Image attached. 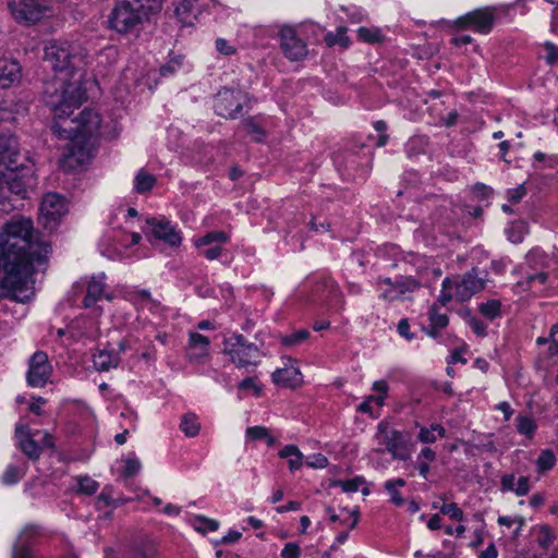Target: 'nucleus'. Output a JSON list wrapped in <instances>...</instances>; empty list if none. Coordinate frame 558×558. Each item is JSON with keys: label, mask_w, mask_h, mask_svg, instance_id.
<instances>
[{"label": "nucleus", "mask_w": 558, "mask_h": 558, "mask_svg": "<svg viewBox=\"0 0 558 558\" xmlns=\"http://www.w3.org/2000/svg\"><path fill=\"white\" fill-rule=\"evenodd\" d=\"M0 254L2 257V287L12 292L21 302L33 295V274L45 268L51 254V245L44 238H34L33 220L14 216L0 231Z\"/></svg>", "instance_id": "obj_1"}, {"label": "nucleus", "mask_w": 558, "mask_h": 558, "mask_svg": "<svg viewBox=\"0 0 558 558\" xmlns=\"http://www.w3.org/2000/svg\"><path fill=\"white\" fill-rule=\"evenodd\" d=\"M84 47L68 41H50L45 47V60L54 71L44 86V101L58 117L82 105L81 69L87 62Z\"/></svg>", "instance_id": "obj_2"}, {"label": "nucleus", "mask_w": 558, "mask_h": 558, "mask_svg": "<svg viewBox=\"0 0 558 558\" xmlns=\"http://www.w3.org/2000/svg\"><path fill=\"white\" fill-rule=\"evenodd\" d=\"M58 117L52 124V131L60 138L69 140L59 160L60 168L66 172L75 171L92 158V148L88 138L96 135L101 125L98 112L85 109L75 119L68 120L73 113Z\"/></svg>", "instance_id": "obj_3"}, {"label": "nucleus", "mask_w": 558, "mask_h": 558, "mask_svg": "<svg viewBox=\"0 0 558 558\" xmlns=\"http://www.w3.org/2000/svg\"><path fill=\"white\" fill-rule=\"evenodd\" d=\"M159 10V0H117L108 24L111 29L126 34Z\"/></svg>", "instance_id": "obj_4"}, {"label": "nucleus", "mask_w": 558, "mask_h": 558, "mask_svg": "<svg viewBox=\"0 0 558 558\" xmlns=\"http://www.w3.org/2000/svg\"><path fill=\"white\" fill-rule=\"evenodd\" d=\"M36 183L34 171L31 166L24 162L17 163V167H11L8 170H0V205L3 210H8L5 203L10 201L11 195L25 198L28 190Z\"/></svg>", "instance_id": "obj_5"}, {"label": "nucleus", "mask_w": 558, "mask_h": 558, "mask_svg": "<svg viewBox=\"0 0 558 558\" xmlns=\"http://www.w3.org/2000/svg\"><path fill=\"white\" fill-rule=\"evenodd\" d=\"M222 352L239 368L256 366L262 357L259 348L255 343L248 342L241 333H233L225 338Z\"/></svg>", "instance_id": "obj_6"}, {"label": "nucleus", "mask_w": 558, "mask_h": 558, "mask_svg": "<svg viewBox=\"0 0 558 558\" xmlns=\"http://www.w3.org/2000/svg\"><path fill=\"white\" fill-rule=\"evenodd\" d=\"M375 440L379 446L376 448L377 452L388 451L395 460L407 461L410 459L408 438L402 432L390 427L389 424L385 422L378 424Z\"/></svg>", "instance_id": "obj_7"}, {"label": "nucleus", "mask_w": 558, "mask_h": 558, "mask_svg": "<svg viewBox=\"0 0 558 558\" xmlns=\"http://www.w3.org/2000/svg\"><path fill=\"white\" fill-rule=\"evenodd\" d=\"M69 210L68 201L64 196L49 192L44 195L40 207L38 221L43 228L48 231H53L61 219Z\"/></svg>", "instance_id": "obj_8"}, {"label": "nucleus", "mask_w": 558, "mask_h": 558, "mask_svg": "<svg viewBox=\"0 0 558 558\" xmlns=\"http://www.w3.org/2000/svg\"><path fill=\"white\" fill-rule=\"evenodd\" d=\"M9 8L13 17L24 24H35L52 13L45 0H11Z\"/></svg>", "instance_id": "obj_9"}, {"label": "nucleus", "mask_w": 558, "mask_h": 558, "mask_svg": "<svg viewBox=\"0 0 558 558\" xmlns=\"http://www.w3.org/2000/svg\"><path fill=\"white\" fill-rule=\"evenodd\" d=\"M52 373V366L49 363L48 355L43 351H37L29 360L27 372V383L32 387H44Z\"/></svg>", "instance_id": "obj_10"}, {"label": "nucleus", "mask_w": 558, "mask_h": 558, "mask_svg": "<svg viewBox=\"0 0 558 558\" xmlns=\"http://www.w3.org/2000/svg\"><path fill=\"white\" fill-rule=\"evenodd\" d=\"M380 298L386 301H396L400 299H408V294L412 293L418 288L416 280L411 278H401L392 281L390 278L380 279Z\"/></svg>", "instance_id": "obj_11"}, {"label": "nucleus", "mask_w": 558, "mask_h": 558, "mask_svg": "<svg viewBox=\"0 0 558 558\" xmlns=\"http://www.w3.org/2000/svg\"><path fill=\"white\" fill-rule=\"evenodd\" d=\"M242 92L223 88L215 98V111L223 118H235L242 110Z\"/></svg>", "instance_id": "obj_12"}, {"label": "nucleus", "mask_w": 558, "mask_h": 558, "mask_svg": "<svg viewBox=\"0 0 558 558\" xmlns=\"http://www.w3.org/2000/svg\"><path fill=\"white\" fill-rule=\"evenodd\" d=\"M22 159L16 136L7 132L0 133V170L17 167Z\"/></svg>", "instance_id": "obj_13"}, {"label": "nucleus", "mask_w": 558, "mask_h": 558, "mask_svg": "<svg viewBox=\"0 0 558 558\" xmlns=\"http://www.w3.org/2000/svg\"><path fill=\"white\" fill-rule=\"evenodd\" d=\"M149 232L156 239L163 241L171 247H178L182 243V238L175 227L166 218H148L146 220Z\"/></svg>", "instance_id": "obj_14"}, {"label": "nucleus", "mask_w": 558, "mask_h": 558, "mask_svg": "<svg viewBox=\"0 0 558 558\" xmlns=\"http://www.w3.org/2000/svg\"><path fill=\"white\" fill-rule=\"evenodd\" d=\"M279 35L281 49L287 58L298 61L306 57V45L296 36L294 28L282 27Z\"/></svg>", "instance_id": "obj_15"}, {"label": "nucleus", "mask_w": 558, "mask_h": 558, "mask_svg": "<svg viewBox=\"0 0 558 558\" xmlns=\"http://www.w3.org/2000/svg\"><path fill=\"white\" fill-rule=\"evenodd\" d=\"M495 16L488 9L474 10L461 16L457 24L463 28H472L482 34H488L494 25Z\"/></svg>", "instance_id": "obj_16"}, {"label": "nucleus", "mask_w": 558, "mask_h": 558, "mask_svg": "<svg viewBox=\"0 0 558 558\" xmlns=\"http://www.w3.org/2000/svg\"><path fill=\"white\" fill-rule=\"evenodd\" d=\"M40 434L41 432L39 430L32 432L25 424H17L15 426L17 446L31 460H37L41 454V446L35 439Z\"/></svg>", "instance_id": "obj_17"}, {"label": "nucleus", "mask_w": 558, "mask_h": 558, "mask_svg": "<svg viewBox=\"0 0 558 558\" xmlns=\"http://www.w3.org/2000/svg\"><path fill=\"white\" fill-rule=\"evenodd\" d=\"M456 290V300L464 302L475 293L485 288V279L480 278L475 269L468 271L460 280L453 281Z\"/></svg>", "instance_id": "obj_18"}, {"label": "nucleus", "mask_w": 558, "mask_h": 558, "mask_svg": "<svg viewBox=\"0 0 558 558\" xmlns=\"http://www.w3.org/2000/svg\"><path fill=\"white\" fill-rule=\"evenodd\" d=\"M210 341L206 336L198 332H190L189 335V353L187 356L193 363H201L204 357L209 354Z\"/></svg>", "instance_id": "obj_19"}, {"label": "nucleus", "mask_w": 558, "mask_h": 558, "mask_svg": "<svg viewBox=\"0 0 558 558\" xmlns=\"http://www.w3.org/2000/svg\"><path fill=\"white\" fill-rule=\"evenodd\" d=\"M21 78V65L16 60L0 57V86L8 88Z\"/></svg>", "instance_id": "obj_20"}, {"label": "nucleus", "mask_w": 558, "mask_h": 558, "mask_svg": "<svg viewBox=\"0 0 558 558\" xmlns=\"http://www.w3.org/2000/svg\"><path fill=\"white\" fill-rule=\"evenodd\" d=\"M201 12V0H179L175 8V14L183 25H193Z\"/></svg>", "instance_id": "obj_21"}, {"label": "nucleus", "mask_w": 558, "mask_h": 558, "mask_svg": "<svg viewBox=\"0 0 558 558\" xmlns=\"http://www.w3.org/2000/svg\"><path fill=\"white\" fill-rule=\"evenodd\" d=\"M120 363L119 353L108 349H97L93 354V364L98 372H108Z\"/></svg>", "instance_id": "obj_22"}, {"label": "nucleus", "mask_w": 558, "mask_h": 558, "mask_svg": "<svg viewBox=\"0 0 558 558\" xmlns=\"http://www.w3.org/2000/svg\"><path fill=\"white\" fill-rule=\"evenodd\" d=\"M272 380L282 387L293 388L302 383V374L294 366L278 368L272 373Z\"/></svg>", "instance_id": "obj_23"}, {"label": "nucleus", "mask_w": 558, "mask_h": 558, "mask_svg": "<svg viewBox=\"0 0 558 558\" xmlns=\"http://www.w3.org/2000/svg\"><path fill=\"white\" fill-rule=\"evenodd\" d=\"M156 182V177L142 168L133 180V187L137 194H147L154 189Z\"/></svg>", "instance_id": "obj_24"}, {"label": "nucleus", "mask_w": 558, "mask_h": 558, "mask_svg": "<svg viewBox=\"0 0 558 558\" xmlns=\"http://www.w3.org/2000/svg\"><path fill=\"white\" fill-rule=\"evenodd\" d=\"M105 291L104 277H93L87 286V293L83 300L85 307H90L95 302L101 299Z\"/></svg>", "instance_id": "obj_25"}, {"label": "nucleus", "mask_w": 558, "mask_h": 558, "mask_svg": "<svg viewBox=\"0 0 558 558\" xmlns=\"http://www.w3.org/2000/svg\"><path fill=\"white\" fill-rule=\"evenodd\" d=\"M415 425L420 427L417 439L423 444H434L437 438L446 437V429L440 424L435 423L429 427L420 426L418 423Z\"/></svg>", "instance_id": "obj_26"}, {"label": "nucleus", "mask_w": 558, "mask_h": 558, "mask_svg": "<svg viewBox=\"0 0 558 558\" xmlns=\"http://www.w3.org/2000/svg\"><path fill=\"white\" fill-rule=\"evenodd\" d=\"M547 274L544 271H536L533 274L527 272L525 278L523 280H520L517 283V287L521 291H529V290H541L542 287L545 286L547 282Z\"/></svg>", "instance_id": "obj_27"}, {"label": "nucleus", "mask_w": 558, "mask_h": 558, "mask_svg": "<svg viewBox=\"0 0 558 558\" xmlns=\"http://www.w3.org/2000/svg\"><path fill=\"white\" fill-rule=\"evenodd\" d=\"M279 457L288 459L289 468L293 472L300 469L303 464V454L294 445H288L279 451Z\"/></svg>", "instance_id": "obj_28"}, {"label": "nucleus", "mask_w": 558, "mask_h": 558, "mask_svg": "<svg viewBox=\"0 0 558 558\" xmlns=\"http://www.w3.org/2000/svg\"><path fill=\"white\" fill-rule=\"evenodd\" d=\"M180 429L186 437H195L201 430V423L194 413H186L182 416Z\"/></svg>", "instance_id": "obj_29"}, {"label": "nucleus", "mask_w": 558, "mask_h": 558, "mask_svg": "<svg viewBox=\"0 0 558 558\" xmlns=\"http://www.w3.org/2000/svg\"><path fill=\"white\" fill-rule=\"evenodd\" d=\"M228 240H229V236L227 235L226 232L211 231V232H208L207 234L196 239L195 246L201 248L203 246L210 245V244L219 245V244L227 243Z\"/></svg>", "instance_id": "obj_30"}, {"label": "nucleus", "mask_w": 558, "mask_h": 558, "mask_svg": "<svg viewBox=\"0 0 558 558\" xmlns=\"http://www.w3.org/2000/svg\"><path fill=\"white\" fill-rule=\"evenodd\" d=\"M325 41L329 47L340 46L347 48L349 46V37L347 36V27L340 26L336 32H329L325 36Z\"/></svg>", "instance_id": "obj_31"}, {"label": "nucleus", "mask_w": 558, "mask_h": 558, "mask_svg": "<svg viewBox=\"0 0 558 558\" xmlns=\"http://www.w3.org/2000/svg\"><path fill=\"white\" fill-rule=\"evenodd\" d=\"M405 485V481L403 478H396L391 481H387L384 485L386 492L390 496L391 502L396 506H402L404 500L398 492V488L403 487Z\"/></svg>", "instance_id": "obj_32"}, {"label": "nucleus", "mask_w": 558, "mask_h": 558, "mask_svg": "<svg viewBox=\"0 0 558 558\" xmlns=\"http://www.w3.org/2000/svg\"><path fill=\"white\" fill-rule=\"evenodd\" d=\"M537 471L539 473H545L551 470L556 464V456L553 450L544 449L538 454L536 461Z\"/></svg>", "instance_id": "obj_33"}, {"label": "nucleus", "mask_w": 558, "mask_h": 558, "mask_svg": "<svg viewBox=\"0 0 558 558\" xmlns=\"http://www.w3.org/2000/svg\"><path fill=\"white\" fill-rule=\"evenodd\" d=\"M310 331L307 329H300L290 335L280 336V343L287 348H293L307 340Z\"/></svg>", "instance_id": "obj_34"}, {"label": "nucleus", "mask_w": 558, "mask_h": 558, "mask_svg": "<svg viewBox=\"0 0 558 558\" xmlns=\"http://www.w3.org/2000/svg\"><path fill=\"white\" fill-rule=\"evenodd\" d=\"M77 493L86 496L96 494L99 483L88 475L77 477Z\"/></svg>", "instance_id": "obj_35"}, {"label": "nucleus", "mask_w": 558, "mask_h": 558, "mask_svg": "<svg viewBox=\"0 0 558 558\" xmlns=\"http://www.w3.org/2000/svg\"><path fill=\"white\" fill-rule=\"evenodd\" d=\"M246 438L251 440L265 439L269 446H272L275 438L270 435L269 429L264 426H252L246 428Z\"/></svg>", "instance_id": "obj_36"}, {"label": "nucleus", "mask_w": 558, "mask_h": 558, "mask_svg": "<svg viewBox=\"0 0 558 558\" xmlns=\"http://www.w3.org/2000/svg\"><path fill=\"white\" fill-rule=\"evenodd\" d=\"M518 424H517V430L519 434L524 435L529 438H532L534 436V433L537 428V425L535 421L526 415H519L517 417Z\"/></svg>", "instance_id": "obj_37"}, {"label": "nucleus", "mask_w": 558, "mask_h": 558, "mask_svg": "<svg viewBox=\"0 0 558 558\" xmlns=\"http://www.w3.org/2000/svg\"><path fill=\"white\" fill-rule=\"evenodd\" d=\"M26 473V466H16V465H9L3 475H2V482L7 485H12L17 483Z\"/></svg>", "instance_id": "obj_38"}, {"label": "nucleus", "mask_w": 558, "mask_h": 558, "mask_svg": "<svg viewBox=\"0 0 558 558\" xmlns=\"http://www.w3.org/2000/svg\"><path fill=\"white\" fill-rule=\"evenodd\" d=\"M527 233V226L523 221L513 222L507 230L508 239L512 243H520L523 241L524 235Z\"/></svg>", "instance_id": "obj_39"}, {"label": "nucleus", "mask_w": 558, "mask_h": 558, "mask_svg": "<svg viewBox=\"0 0 558 558\" xmlns=\"http://www.w3.org/2000/svg\"><path fill=\"white\" fill-rule=\"evenodd\" d=\"M501 303L498 300H489L480 304V313L486 318L493 320L500 315Z\"/></svg>", "instance_id": "obj_40"}, {"label": "nucleus", "mask_w": 558, "mask_h": 558, "mask_svg": "<svg viewBox=\"0 0 558 558\" xmlns=\"http://www.w3.org/2000/svg\"><path fill=\"white\" fill-rule=\"evenodd\" d=\"M113 488L111 486H105L102 492L99 494L96 500V508L101 510L106 507L114 508L118 506V500L112 497Z\"/></svg>", "instance_id": "obj_41"}, {"label": "nucleus", "mask_w": 558, "mask_h": 558, "mask_svg": "<svg viewBox=\"0 0 558 558\" xmlns=\"http://www.w3.org/2000/svg\"><path fill=\"white\" fill-rule=\"evenodd\" d=\"M357 36L361 40L368 44L380 43L384 38L380 29L375 27H360L357 29Z\"/></svg>", "instance_id": "obj_42"}, {"label": "nucleus", "mask_w": 558, "mask_h": 558, "mask_svg": "<svg viewBox=\"0 0 558 558\" xmlns=\"http://www.w3.org/2000/svg\"><path fill=\"white\" fill-rule=\"evenodd\" d=\"M442 289L440 291V294L438 296V301L441 303V305H447L451 300H456V290H454V283L449 278H446L442 281Z\"/></svg>", "instance_id": "obj_43"}, {"label": "nucleus", "mask_w": 558, "mask_h": 558, "mask_svg": "<svg viewBox=\"0 0 558 558\" xmlns=\"http://www.w3.org/2000/svg\"><path fill=\"white\" fill-rule=\"evenodd\" d=\"M429 325L444 329L448 325V316L439 312L437 305H432L428 311Z\"/></svg>", "instance_id": "obj_44"}, {"label": "nucleus", "mask_w": 558, "mask_h": 558, "mask_svg": "<svg viewBox=\"0 0 558 558\" xmlns=\"http://www.w3.org/2000/svg\"><path fill=\"white\" fill-rule=\"evenodd\" d=\"M373 390L379 395L369 396V400H374L377 405L383 407L388 393V384L385 380H377L373 384Z\"/></svg>", "instance_id": "obj_45"}, {"label": "nucleus", "mask_w": 558, "mask_h": 558, "mask_svg": "<svg viewBox=\"0 0 558 558\" xmlns=\"http://www.w3.org/2000/svg\"><path fill=\"white\" fill-rule=\"evenodd\" d=\"M218 527L219 523L214 519H209L203 515H197L195 518V529L202 533L216 531Z\"/></svg>", "instance_id": "obj_46"}, {"label": "nucleus", "mask_w": 558, "mask_h": 558, "mask_svg": "<svg viewBox=\"0 0 558 558\" xmlns=\"http://www.w3.org/2000/svg\"><path fill=\"white\" fill-rule=\"evenodd\" d=\"M243 126L245 131L253 136V140L256 142H260L264 136V130L253 120L248 119L243 122Z\"/></svg>", "instance_id": "obj_47"}, {"label": "nucleus", "mask_w": 558, "mask_h": 558, "mask_svg": "<svg viewBox=\"0 0 558 558\" xmlns=\"http://www.w3.org/2000/svg\"><path fill=\"white\" fill-rule=\"evenodd\" d=\"M440 512L442 514L449 515L452 520H456V521H462L463 520V511L454 502L444 504L440 507Z\"/></svg>", "instance_id": "obj_48"}, {"label": "nucleus", "mask_w": 558, "mask_h": 558, "mask_svg": "<svg viewBox=\"0 0 558 558\" xmlns=\"http://www.w3.org/2000/svg\"><path fill=\"white\" fill-rule=\"evenodd\" d=\"M215 46L216 50L226 57L233 56L236 52V48L225 38H217Z\"/></svg>", "instance_id": "obj_49"}, {"label": "nucleus", "mask_w": 558, "mask_h": 558, "mask_svg": "<svg viewBox=\"0 0 558 558\" xmlns=\"http://www.w3.org/2000/svg\"><path fill=\"white\" fill-rule=\"evenodd\" d=\"M125 465H124V470H123V474L126 476V477H132L134 475H136L140 470H141V461L136 458H128L125 461H124Z\"/></svg>", "instance_id": "obj_50"}, {"label": "nucleus", "mask_w": 558, "mask_h": 558, "mask_svg": "<svg viewBox=\"0 0 558 558\" xmlns=\"http://www.w3.org/2000/svg\"><path fill=\"white\" fill-rule=\"evenodd\" d=\"M363 484H364V481L360 477H356L353 480H348V481H342L339 483L342 490L345 493L357 492Z\"/></svg>", "instance_id": "obj_51"}, {"label": "nucleus", "mask_w": 558, "mask_h": 558, "mask_svg": "<svg viewBox=\"0 0 558 558\" xmlns=\"http://www.w3.org/2000/svg\"><path fill=\"white\" fill-rule=\"evenodd\" d=\"M514 494L517 496H525L530 492V480L527 476H521L518 478L514 485Z\"/></svg>", "instance_id": "obj_52"}, {"label": "nucleus", "mask_w": 558, "mask_h": 558, "mask_svg": "<svg viewBox=\"0 0 558 558\" xmlns=\"http://www.w3.org/2000/svg\"><path fill=\"white\" fill-rule=\"evenodd\" d=\"M282 558H300V547L295 543H287L281 551Z\"/></svg>", "instance_id": "obj_53"}, {"label": "nucleus", "mask_w": 558, "mask_h": 558, "mask_svg": "<svg viewBox=\"0 0 558 558\" xmlns=\"http://www.w3.org/2000/svg\"><path fill=\"white\" fill-rule=\"evenodd\" d=\"M525 194L526 190L524 185L521 184L508 191V198L512 204H517L523 198Z\"/></svg>", "instance_id": "obj_54"}, {"label": "nucleus", "mask_w": 558, "mask_h": 558, "mask_svg": "<svg viewBox=\"0 0 558 558\" xmlns=\"http://www.w3.org/2000/svg\"><path fill=\"white\" fill-rule=\"evenodd\" d=\"M549 353L550 355H557L558 354V324L554 325L550 329L549 333Z\"/></svg>", "instance_id": "obj_55"}, {"label": "nucleus", "mask_w": 558, "mask_h": 558, "mask_svg": "<svg viewBox=\"0 0 558 558\" xmlns=\"http://www.w3.org/2000/svg\"><path fill=\"white\" fill-rule=\"evenodd\" d=\"M469 325L474 333L480 337L486 336L487 326L480 319L472 317L469 320Z\"/></svg>", "instance_id": "obj_56"}, {"label": "nucleus", "mask_w": 558, "mask_h": 558, "mask_svg": "<svg viewBox=\"0 0 558 558\" xmlns=\"http://www.w3.org/2000/svg\"><path fill=\"white\" fill-rule=\"evenodd\" d=\"M502 492H514L515 476L514 474H505L500 480Z\"/></svg>", "instance_id": "obj_57"}, {"label": "nucleus", "mask_w": 558, "mask_h": 558, "mask_svg": "<svg viewBox=\"0 0 558 558\" xmlns=\"http://www.w3.org/2000/svg\"><path fill=\"white\" fill-rule=\"evenodd\" d=\"M310 459L311 460H308L306 462V464L311 468L323 469V468H326L328 464V459L324 454H320V453L314 454Z\"/></svg>", "instance_id": "obj_58"}, {"label": "nucleus", "mask_w": 558, "mask_h": 558, "mask_svg": "<svg viewBox=\"0 0 558 558\" xmlns=\"http://www.w3.org/2000/svg\"><path fill=\"white\" fill-rule=\"evenodd\" d=\"M397 329L399 335L405 338L407 340L414 339V333L410 332V325L408 319H401L398 324Z\"/></svg>", "instance_id": "obj_59"}, {"label": "nucleus", "mask_w": 558, "mask_h": 558, "mask_svg": "<svg viewBox=\"0 0 558 558\" xmlns=\"http://www.w3.org/2000/svg\"><path fill=\"white\" fill-rule=\"evenodd\" d=\"M435 460H436V452L429 447L422 448V450L420 451V453L417 456V461L429 463Z\"/></svg>", "instance_id": "obj_60"}, {"label": "nucleus", "mask_w": 558, "mask_h": 558, "mask_svg": "<svg viewBox=\"0 0 558 558\" xmlns=\"http://www.w3.org/2000/svg\"><path fill=\"white\" fill-rule=\"evenodd\" d=\"M545 49L547 51L546 61L549 64L556 63L558 61V50L556 49V47L550 43H546Z\"/></svg>", "instance_id": "obj_61"}, {"label": "nucleus", "mask_w": 558, "mask_h": 558, "mask_svg": "<svg viewBox=\"0 0 558 558\" xmlns=\"http://www.w3.org/2000/svg\"><path fill=\"white\" fill-rule=\"evenodd\" d=\"M221 246L215 245L213 247L206 248L202 251V255L206 257L208 260L217 259L221 255Z\"/></svg>", "instance_id": "obj_62"}, {"label": "nucleus", "mask_w": 558, "mask_h": 558, "mask_svg": "<svg viewBox=\"0 0 558 558\" xmlns=\"http://www.w3.org/2000/svg\"><path fill=\"white\" fill-rule=\"evenodd\" d=\"M542 533H543V536L539 537L538 543L542 547L546 548L551 544L554 536L551 535V533L547 526H544L542 529Z\"/></svg>", "instance_id": "obj_63"}, {"label": "nucleus", "mask_w": 558, "mask_h": 558, "mask_svg": "<svg viewBox=\"0 0 558 558\" xmlns=\"http://www.w3.org/2000/svg\"><path fill=\"white\" fill-rule=\"evenodd\" d=\"M498 556V551H497V548L496 546L492 543L488 545V547L481 551L480 554V558H497Z\"/></svg>", "instance_id": "obj_64"}]
</instances>
